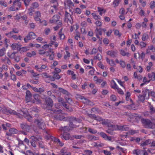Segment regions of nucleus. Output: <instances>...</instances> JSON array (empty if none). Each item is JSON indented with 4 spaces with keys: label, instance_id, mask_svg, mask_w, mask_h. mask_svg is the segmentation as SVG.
<instances>
[{
    "label": "nucleus",
    "instance_id": "nucleus-1",
    "mask_svg": "<svg viewBox=\"0 0 155 155\" xmlns=\"http://www.w3.org/2000/svg\"><path fill=\"white\" fill-rule=\"evenodd\" d=\"M50 110V113L55 114L54 116L55 119L60 120H64H64L66 119V117H65L61 114L62 112V110H61L58 109H52Z\"/></svg>",
    "mask_w": 155,
    "mask_h": 155
},
{
    "label": "nucleus",
    "instance_id": "nucleus-2",
    "mask_svg": "<svg viewBox=\"0 0 155 155\" xmlns=\"http://www.w3.org/2000/svg\"><path fill=\"white\" fill-rule=\"evenodd\" d=\"M141 121L146 128L152 129L155 128V124L149 119L142 118L141 119Z\"/></svg>",
    "mask_w": 155,
    "mask_h": 155
},
{
    "label": "nucleus",
    "instance_id": "nucleus-3",
    "mask_svg": "<svg viewBox=\"0 0 155 155\" xmlns=\"http://www.w3.org/2000/svg\"><path fill=\"white\" fill-rule=\"evenodd\" d=\"M64 121H69V125L70 127L73 128H75L77 127L76 125L74 124L76 122L81 123V120L78 118H76L74 117H67L66 119L64 120Z\"/></svg>",
    "mask_w": 155,
    "mask_h": 155
},
{
    "label": "nucleus",
    "instance_id": "nucleus-4",
    "mask_svg": "<svg viewBox=\"0 0 155 155\" xmlns=\"http://www.w3.org/2000/svg\"><path fill=\"white\" fill-rule=\"evenodd\" d=\"M53 105V101L51 98L49 97L45 99L44 107L48 110V112L49 113V112H50V110L54 109L53 108H51Z\"/></svg>",
    "mask_w": 155,
    "mask_h": 155
},
{
    "label": "nucleus",
    "instance_id": "nucleus-5",
    "mask_svg": "<svg viewBox=\"0 0 155 155\" xmlns=\"http://www.w3.org/2000/svg\"><path fill=\"white\" fill-rule=\"evenodd\" d=\"M34 123L37 124L40 128L42 130L45 129V124L41 118H38L35 119Z\"/></svg>",
    "mask_w": 155,
    "mask_h": 155
},
{
    "label": "nucleus",
    "instance_id": "nucleus-6",
    "mask_svg": "<svg viewBox=\"0 0 155 155\" xmlns=\"http://www.w3.org/2000/svg\"><path fill=\"white\" fill-rule=\"evenodd\" d=\"M30 143L31 145L33 147H36V142L39 141L38 139L34 136H32L30 137Z\"/></svg>",
    "mask_w": 155,
    "mask_h": 155
},
{
    "label": "nucleus",
    "instance_id": "nucleus-7",
    "mask_svg": "<svg viewBox=\"0 0 155 155\" xmlns=\"http://www.w3.org/2000/svg\"><path fill=\"white\" fill-rule=\"evenodd\" d=\"M60 136L62 139H64L65 140H68L71 138L70 134L67 132H64L63 134H61Z\"/></svg>",
    "mask_w": 155,
    "mask_h": 155
},
{
    "label": "nucleus",
    "instance_id": "nucleus-8",
    "mask_svg": "<svg viewBox=\"0 0 155 155\" xmlns=\"http://www.w3.org/2000/svg\"><path fill=\"white\" fill-rule=\"evenodd\" d=\"M20 127L21 129L26 131L28 132L30 130V126L26 123H23L21 124Z\"/></svg>",
    "mask_w": 155,
    "mask_h": 155
},
{
    "label": "nucleus",
    "instance_id": "nucleus-9",
    "mask_svg": "<svg viewBox=\"0 0 155 155\" xmlns=\"http://www.w3.org/2000/svg\"><path fill=\"white\" fill-rule=\"evenodd\" d=\"M117 52V51H108L107 52V55H110L112 58H114L116 57Z\"/></svg>",
    "mask_w": 155,
    "mask_h": 155
},
{
    "label": "nucleus",
    "instance_id": "nucleus-10",
    "mask_svg": "<svg viewBox=\"0 0 155 155\" xmlns=\"http://www.w3.org/2000/svg\"><path fill=\"white\" fill-rule=\"evenodd\" d=\"M51 138L52 139V140L54 141V142L55 143H58L59 145L61 147H62L64 145V143H62L60 141V140L59 139L57 138L54 137H51Z\"/></svg>",
    "mask_w": 155,
    "mask_h": 155
},
{
    "label": "nucleus",
    "instance_id": "nucleus-11",
    "mask_svg": "<svg viewBox=\"0 0 155 155\" xmlns=\"http://www.w3.org/2000/svg\"><path fill=\"white\" fill-rule=\"evenodd\" d=\"M60 130L62 131H63L64 132H67L71 130L70 127L68 126H64V127H61L60 128Z\"/></svg>",
    "mask_w": 155,
    "mask_h": 155
},
{
    "label": "nucleus",
    "instance_id": "nucleus-12",
    "mask_svg": "<svg viewBox=\"0 0 155 155\" xmlns=\"http://www.w3.org/2000/svg\"><path fill=\"white\" fill-rule=\"evenodd\" d=\"M124 115H125L126 116H128L130 118L132 117V116H133L134 117H140L139 116H138L137 114H133V115H132V114L130 113L129 112H126L124 113Z\"/></svg>",
    "mask_w": 155,
    "mask_h": 155
},
{
    "label": "nucleus",
    "instance_id": "nucleus-13",
    "mask_svg": "<svg viewBox=\"0 0 155 155\" xmlns=\"http://www.w3.org/2000/svg\"><path fill=\"white\" fill-rule=\"evenodd\" d=\"M59 91L62 93L68 96H69L71 95V94L67 91L63 89L61 87H59L58 88Z\"/></svg>",
    "mask_w": 155,
    "mask_h": 155
},
{
    "label": "nucleus",
    "instance_id": "nucleus-14",
    "mask_svg": "<svg viewBox=\"0 0 155 155\" xmlns=\"http://www.w3.org/2000/svg\"><path fill=\"white\" fill-rule=\"evenodd\" d=\"M80 99L82 100L83 102L84 103L87 104H89L90 102L89 100L84 97L83 96H80Z\"/></svg>",
    "mask_w": 155,
    "mask_h": 155
},
{
    "label": "nucleus",
    "instance_id": "nucleus-15",
    "mask_svg": "<svg viewBox=\"0 0 155 155\" xmlns=\"http://www.w3.org/2000/svg\"><path fill=\"white\" fill-rule=\"evenodd\" d=\"M143 150H141L139 149L134 150L133 151V153L134 154H136L137 155H141L143 154Z\"/></svg>",
    "mask_w": 155,
    "mask_h": 155
},
{
    "label": "nucleus",
    "instance_id": "nucleus-16",
    "mask_svg": "<svg viewBox=\"0 0 155 155\" xmlns=\"http://www.w3.org/2000/svg\"><path fill=\"white\" fill-rule=\"evenodd\" d=\"M148 78L150 79L152 81L155 80V73L152 72L151 73L149 74H148Z\"/></svg>",
    "mask_w": 155,
    "mask_h": 155
},
{
    "label": "nucleus",
    "instance_id": "nucleus-17",
    "mask_svg": "<svg viewBox=\"0 0 155 155\" xmlns=\"http://www.w3.org/2000/svg\"><path fill=\"white\" fill-rule=\"evenodd\" d=\"M91 111L95 113L101 114L102 113L101 110L98 108L93 107L91 109Z\"/></svg>",
    "mask_w": 155,
    "mask_h": 155
},
{
    "label": "nucleus",
    "instance_id": "nucleus-18",
    "mask_svg": "<svg viewBox=\"0 0 155 155\" xmlns=\"http://www.w3.org/2000/svg\"><path fill=\"white\" fill-rule=\"evenodd\" d=\"M4 110L6 111V113H8L11 114L16 115H18L17 112L15 110H8L7 109H5Z\"/></svg>",
    "mask_w": 155,
    "mask_h": 155
},
{
    "label": "nucleus",
    "instance_id": "nucleus-19",
    "mask_svg": "<svg viewBox=\"0 0 155 155\" xmlns=\"http://www.w3.org/2000/svg\"><path fill=\"white\" fill-rule=\"evenodd\" d=\"M120 54L123 56H126L128 57H129L130 55V54L128 52L126 53L125 51L123 50H121L120 51Z\"/></svg>",
    "mask_w": 155,
    "mask_h": 155
},
{
    "label": "nucleus",
    "instance_id": "nucleus-20",
    "mask_svg": "<svg viewBox=\"0 0 155 155\" xmlns=\"http://www.w3.org/2000/svg\"><path fill=\"white\" fill-rule=\"evenodd\" d=\"M87 139L90 141H93L96 140L97 137L94 136L88 135L87 136Z\"/></svg>",
    "mask_w": 155,
    "mask_h": 155
},
{
    "label": "nucleus",
    "instance_id": "nucleus-21",
    "mask_svg": "<svg viewBox=\"0 0 155 155\" xmlns=\"http://www.w3.org/2000/svg\"><path fill=\"white\" fill-rule=\"evenodd\" d=\"M151 143L150 140L148 139L146 140L145 142L141 143V145L142 146H143L146 145H147L150 144Z\"/></svg>",
    "mask_w": 155,
    "mask_h": 155
},
{
    "label": "nucleus",
    "instance_id": "nucleus-22",
    "mask_svg": "<svg viewBox=\"0 0 155 155\" xmlns=\"http://www.w3.org/2000/svg\"><path fill=\"white\" fill-rule=\"evenodd\" d=\"M95 33L96 34H99L101 35L102 34V29L101 28H96L95 30Z\"/></svg>",
    "mask_w": 155,
    "mask_h": 155
},
{
    "label": "nucleus",
    "instance_id": "nucleus-23",
    "mask_svg": "<svg viewBox=\"0 0 155 155\" xmlns=\"http://www.w3.org/2000/svg\"><path fill=\"white\" fill-rule=\"evenodd\" d=\"M115 128H109L106 130V132L111 134L113 135L114 134V130H115Z\"/></svg>",
    "mask_w": 155,
    "mask_h": 155
},
{
    "label": "nucleus",
    "instance_id": "nucleus-24",
    "mask_svg": "<svg viewBox=\"0 0 155 155\" xmlns=\"http://www.w3.org/2000/svg\"><path fill=\"white\" fill-rule=\"evenodd\" d=\"M34 99L36 100L38 103H40L41 102V100L40 99V96L38 94H35L34 95Z\"/></svg>",
    "mask_w": 155,
    "mask_h": 155
},
{
    "label": "nucleus",
    "instance_id": "nucleus-25",
    "mask_svg": "<svg viewBox=\"0 0 155 155\" xmlns=\"http://www.w3.org/2000/svg\"><path fill=\"white\" fill-rule=\"evenodd\" d=\"M52 18L54 19V21L55 22H57L58 21H59V19L60 18V17L58 15H54Z\"/></svg>",
    "mask_w": 155,
    "mask_h": 155
},
{
    "label": "nucleus",
    "instance_id": "nucleus-26",
    "mask_svg": "<svg viewBox=\"0 0 155 155\" xmlns=\"http://www.w3.org/2000/svg\"><path fill=\"white\" fill-rule=\"evenodd\" d=\"M150 111V112L151 114H154L155 113V108H154L153 106L150 104L149 106Z\"/></svg>",
    "mask_w": 155,
    "mask_h": 155
},
{
    "label": "nucleus",
    "instance_id": "nucleus-27",
    "mask_svg": "<svg viewBox=\"0 0 155 155\" xmlns=\"http://www.w3.org/2000/svg\"><path fill=\"white\" fill-rule=\"evenodd\" d=\"M138 97L139 101L142 103L143 102L145 99V97L143 95H140L138 96Z\"/></svg>",
    "mask_w": 155,
    "mask_h": 155
},
{
    "label": "nucleus",
    "instance_id": "nucleus-28",
    "mask_svg": "<svg viewBox=\"0 0 155 155\" xmlns=\"http://www.w3.org/2000/svg\"><path fill=\"white\" fill-rule=\"evenodd\" d=\"M17 113H18L17 114H18V115H17V116H19V115L20 114L21 115H23L25 117V115H26L27 114L25 112L21 110H18Z\"/></svg>",
    "mask_w": 155,
    "mask_h": 155
},
{
    "label": "nucleus",
    "instance_id": "nucleus-29",
    "mask_svg": "<svg viewBox=\"0 0 155 155\" xmlns=\"http://www.w3.org/2000/svg\"><path fill=\"white\" fill-rule=\"evenodd\" d=\"M24 117L27 120L31 122L32 121V117L29 114H26V115H25Z\"/></svg>",
    "mask_w": 155,
    "mask_h": 155
},
{
    "label": "nucleus",
    "instance_id": "nucleus-30",
    "mask_svg": "<svg viewBox=\"0 0 155 155\" xmlns=\"http://www.w3.org/2000/svg\"><path fill=\"white\" fill-rule=\"evenodd\" d=\"M5 51L6 50L5 48H3L0 49V57L3 56L5 54Z\"/></svg>",
    "mask_w": 155,
    "mask_h": 155
},
{
    "label": "nucleus",
    "instance_id": "nucleus-31",
    "mask_svg": "<svg viewBox=\"0 0 155 155\" xmlns=\"http://www.w3.org/2000/svg\"><path fill=\"white\" fill-rule=\"evenodd\" d=\"M88 130L90 133L93 134H94L97 132V131L96 130L90 128H88Z\"/></svg>",
    "mask_w": 155,
    "mask_h": 155
},
{
    "label": "nucleus",
    "instance_id": "nucleus-32",
    "mask_svg": "<svg viewBox=\"0 0 155 155\" xmlns=\"http://www.w3.org/2000/svg\"><path fill=\"white\" fill-rule=\"evenodd\" d=\"M47 67V66L45 65H42L40 68H38L37 71H38L39 72H41L42 71V69H44Z\"/></svg>",
    "mask_w": 155,
    "mask_h": 155
},
{
    "label": "nucleus",
    "instance_id": "nucleus-33",
    "mask_svg": "<svg viewBox=\"0 0 155 155\" xmlns=\"http://www.w3.org/2000/svg\"><path fill=\"white\" fill-rule=\"evenodd\" d=\"M102 124L103 125H107L108 124V123L110 122L109 120L108 119H104L102 120Z\"/></svg>",
    "mask_w": 155,
    "mask_h": 155
},
{
    "label": "nucleus",
    "instance_id": "nucleus-34",
    "mask_svg": "<svg viewBox=\"0 0 155 155\" xmlns=\"http://www.w3.org/2000/svg\"><path fill=\"white\" fill-rule=\"evenodd\" d=\"M31 39H32L31 38L30 36L29 35V34H28L26 37L24 38V40L25 42H27L28 40Z\"/></svg>",
    "mask_w": 155,
    "mask_h": 155
},
{
    "label": "nucleus",
    "instance_id": "nucleus-35",
    "mask_svg": "<svg viewBox=\"0 0 155 155\" xmlns=\"http://www.w3.org/2000/svg\"><path fill=\"white\" fill-rule=\"evenodd\" d=\"M102 59V56L101 55L99 54H98L96 56H95L94 58V59H98L99 60H100Z\"/></svg>",
    "mask_w": 155,
    "mask_h": 155
},
{
    "label": "nucleus",
    "instance_id": "nucleus-36",
    "mask_svg": "<svg viewBox=\"0 0 155 155\" xmlns=\"http://www.w3.org/2000/svg\"><path fill=\"white\" fill-rule=\"evenodd\" d=\"M9 132L12 134H15L17 132V130L14 128H11L9 130Z\"/></svg>",
    "mask_w": 155,
    "mask_h": 155
},
{
    "label": "nucleus",
    "instance_id": "nucleus-37",
    "mask_svg": "<svg viewBox=\"0 0 155 155\" xmlns=\"http://www.w3.org/2000/svg\"><path fill=\"white\" fill-rule=\"evenodd\" d=\"M29 35L30 36L31 39H35L36 37L35 34L33 32H30L29 33Z\"/></svg>",
    "mask_w": 155,
    "mask_h": 155
},
{
    "label": "nucleus",
    "instance_id": "nucleus-38",
    "mask_svg": "<svg viewBox=\"0 0 155 155\" xmlns=\"http://www.w3.org/2000/svg\"><path fill=\"white\" fill-rule=\"evenodd\" d=\"M32 0H23L24 2V4L26 7H27L28 6L29 4L31 1Z\"/></svg>",
    "mask_w": 155,
    "mask_h": 155
},
{
    "label": "nucleus",
    "instance_id": "nucleus-39",
    "mask_svg": "<svg viewBox=\"0 0 155 155\" xmlns=\"http://www.w3.org/2000/svg\"><path fill=\"white\" fill-rule=\"evenodd\" d=\"M22 18L23 20H25V22L26 25L27 24L28 22V20L27 19V17L26 15H23L22 17Z\"/></svg>",
    "mask_w": 155,
    "mask_h": 155
},
{
    "label": "nucleus",
    "instance_id": "nucleus-40",
    "mask_svg": "<svg viewBox=\"0 0 155 155\" xmlns=\"http://www.w3.org/2000/svg\"><path fill=\"white\" fill-rule=\"evenodd\" d=\"M120 64L121 66V67L123 68H124L126 66L125 63L124 61H123L122 60L120 61Z\"/></svg>",
    "mask_w": 155,
    "mask_h": 155
},
{
    "label": "nucleus",
    "instance_id": "nucleus-41",
    "mask_svg": "<svg viewBox=\"0 0 155 155\" xmlns=\"http://www.w3.org/2000/svg\"><path fill=\"white\" fill-rule=\"evenodd\" d=\"M35 9L33 7H30L28 9L29 12V14L30 15H32V13L34 12V9Z\"/></svg>",
    "mask_w": 155,
    "mask_h": 155
},
{
    "label": "nucleus",
    "instance_id": "nucleus-42",
    "mask_svg": "<svg viewBox=\"0 0 155 155\" xmlns=\"http://www.w3.org/2000/svg\"><path fill=\"white\" fill-rule=\"evenodd\" d=\"M68 5L69 6H73L74 4L71 0H67V1Z\"/></svg>",
    "mask_w": 155,
    "mask_h": 155
},
{
    "label": "nucleus",
    "instance_id": "nucleus-43",
    "mask_svg": "<svg viewBox=\"0 0 155 155\" xmlns=\"http://www.w3.org/2000/svg\"><path fill=\"white\" fill-rule=\"evenodd\" d=\"M121 1V0H114L113 3L115 5V6L116 7L118 5L119 3Z\"/></svg>",
    "mask_w": 155,
    "mask_h": 155
},
{
    "label": "nucleus",
    "instance_id": "nucleus-44",
    "mask_svg": "<svg viewBox=\"0 0 155 155\" xmlns=\"http://www.w3.org/2000/svg\"><path fill=\"white\" fill-rule=\"evenodd\" d=\"M73 137L76 139H80L82 137H84V136L82 135H75L73 136Z\"/></svg>",
    "mask_w": 155,
    "mask_h": 155
},
{
    "label": "nucleus",
    "instance_id": "nucleus-45",
    "mask_svg": "<svg viewBox=\"0 0 155 155\" xmlns=\"http://www.w3.org/2000/svg\"><path fill=\"white\" fill-rule=\"evenodd\" d=\"M84 152L87 155H91L92 153V151L90 150H86L84 151Z\"/></svg>",
    "mask_w": 155,
    "mask_h": 155
},
{
    "label": "nucleus",
    "instance_id": "nucleus-46",
    "mask_svg": "<svg viewBox=\"0 0 155 155\" xmlns=\"http://www.w3.org/2000/svg\"><path fill=\"white\" fill-rule=\"evenodd\" d=\"M54 76L55 79L58 80L60 79L61 78V77L59 74L56 73H54Z\"/></svg>",
    "mask_w": 155,
    "mask_h": 155
},
{
    "label": "nucleus",
    "instance_id": "nucleus-47",
    "mask_svg": "<svg viewBox=\"0 0 155 155\" xmlns=\"http://www.w3.org/2000/svg\"><path fill=\"white\" fill-rule=\"evenodd\" d=\"M114 33L115 35H118L119 37H120L121 34L120 33L118 30L116 29L114 30Z\"/></svg>",
    "mask_w": 155,
    "mask_h": 155
},
{
    "label": "nucleus",
    "instance_id": "nucleus-48",
    "mask_svg": "<svg viewBox=\"0 0 155 155\" xmlns=\"http://www.w3.org/2000/svg\"><path fill=\"white\" fill-rule=\"evenodd\" d=\"M112 82H113L114 84V86H111V87L114 89H116L118 87L117 85L116 84V83H115V81L114 80H112Z\"/></svg>",
    "mask_w": 155,
    "mask_h": 155
},
{
    "label": "nucleus",
    "instance_id": "nucleus-49",
    "mask_svg": "<svg viewBox=\"0 0 155 155\" xmlns=\"http://www.w3.org/2000/svg\"><path fill=\"white\" fill-rule=\"evenodd\" d=\"M75 13H77L78 14H80L81 13V9L79 8H76L75 9Z\"/></svg>",
    "mask_w": 155,
    "mask_h": 155
},
{
    "label": "nucleus",
    "instance_id": "nucleus-50",
    "mask_svg": "<svg viewBox=\"0 0 155 155\" xmlns=\"http://www.w3.org/2000/svg\"><path fill=\"white\" fill-rule=\"evenodd\" d=\"M95 120L99 121H102V120H103V119L100 116H97L96 115Z\"/></svg>",
    "mask_w": 155,
    "mask_h": 155
},
{
    "label": "nucleus",
    "instance_id": "nucleus-51",
    "mask_svg": "<svg viewBox=\"0 0 155 155\" xmlns=\"http://www.w3.org/2000/svg\"><path fill=\"white\" fill-rule=\"evenodd\" d=\"M87 128L86 127H81L80 129L81 130H82V131H81V132L82 133H85L87 132Z\"/></svg>",
    "mask_w": 155,
    "mask_h": 155
},
{
    "label": "nucleus",
    "instance_id": "nucleus-52",
    "mask_svg": "<svg viewBox=\"0 0 155 155\" xmlns=\"http://www.w3.org/2000/svg\"><path fill=\"white\" fill-rule=\"evenodd\" d=\"M149 92V90L147 89L146 90H145V91H143L142 93H143V95H143V96H144L145 97H146V95L147 94V93H148V92Z\"/></svg>",
    "mask_w": 155,
    "mask_h": 155
},
{
    "label": "nucleus",
    "instance_id": "nucleus-53",
    "mask_svg": "<svg viewBox=\"0 0 155 155\" xmlns=\"http://www.w3.org/2000/svg\"><path fill=\"white\" fill-rule=\"evenodd\" d=\"M100 135L102 137L104 138L105 139H106V138L107 136L106 134L103 132H101L100 133Z\"/></svg>",
    "mask_w": 155,
    "mask_h": 155
},
{
    "label": "nucleus",
    "instance_id": "nucleus-54",
    "mask_svg": "<svg viewBox=\"0 0 155 155\" xmlns=\"http://www.w3.org/2000/svg\"><path fill=\"white\" fill-rule=\"evenodd\" d=\"M35 153H33L31 150H27L26 153V155H35Z\"/></svg>",
    "mask_w": 155,
    "mask_h": 155
},
{
    "label": "nucleus",
    "instance_id": "nucleus-55",
    "mask_svg": "<svg viewBox=\"0 0 155 155\" xmlns=\"http://www.w3.org/2000/svg\"><path fill=\"white\" fill-rule=\"evenodd\" d=\"M32 7L35 8L38 7L39 6L38 3L37 2H34L32 4Z\"/></svg>",
    "mask_w": 155,
    "mask_h": 155
},
{
    "label": "nucleus",
    "instance_id": "nucleus-56",
    "mask_svg": "<svg viewBox=\"0 0 155 155\" xmlns=\"http://www.w3.org/2000/svg\"><path fill=\"white\" fill-rule=\"evenodd\" d=\"M66 100L67 101V102L69 104H71L72 103V101L71 99L69 97H65Z\"/></svg>",
    "mask_w": 155,
    "mask_h": 155
},
{
    "label": "nucleus",
    "instance_id": "nucleus-57",
    "mask_svg": "<svg viewBox=\"0 0 155 155\" xmlns=\"http://www.w3.org/2000/svg\"><path fill=\"white\" fill-rule=\"evenodd\" d=\"M58 34L61 39H63L65 38V35L61 33V32H59Z\"/></svg>",
    "mask_w": 155,
    "mask_h": 155
},
{
    "label": "nucleus",
    "instance_id": "nucleus-58",
    "mask_svg": "<svg viewBox=\"0 0 155 155\" xmlns=\"http://www.w3.org/2000/svg\"><path fill=\"white\" fill-rule=\"evenodd\" d=\"M148 94L149 95H150L155 98V92H154L152 91L150 93L149 92Z\"/></svg>",
    "mask_w": 155,
    "mask_h": 155
},
{
    "label": "nucleus",
    "instance_id": "nucleus-59",
    "mask_svg": "<svg viewBox=\"0 0 155 155\" xmlns=\"http://www.w3.org/2000/svg\"><path fill=\"white\" fill-rule=\"evenodd\" d=\"M117 90V91L118 92V93L120 94H124V92L120 88H119V87L117 88V89H116Z\"/></svg>",
    "mask_w": 155,
    "mask_h": 155
},
{
    "label": "nucleus",
    "instance_id": "nucleus-60",
    "mask_svg": "<svg viewBox=\"0 0 155 155\" xmlns=\"http://www.w3.org/2000/svg\"><path fill=\"white\" fill-rule=\"evenodd\" d=\"M148 37L147 35L146 34H143V37H142V40L143 41H145L147 39V38Z\"/></svg>",
    "mask_w": 155,
    "mask_h": 155
},
{
    "label": "nucleus",
    "instance_id": "nucleus-61",
    "mask_svg": "<svg viewBox=\"0 0 155 155\" xmlns=\"http://www.w3.org/2000/svg\"><path fill=\"white\" fill-rule=\"evenodd\" d=\"M32 110L36 112H38L39 111V110L37 109V107H33L32 108Z\"/></svg>",
    "mask_w": 155,
    "mask_h": 155
},
{
    "label": "nucleus",
    "instance_id": "nucleus-62",
    "mask_svg": "<svg viewBox=\"0 0 155 155\" xmlns=\"http://www.w3.org/2000/svg\"><path fill=\"white\" fill-rule=\"evenodd\" d=\"M10 77L11 79L14 81H15L17 80L16 76L15 74L11 75Z\"/></svg>",
    "mask_w": 155,
    "mask_h": 155
},
{
    "label": "nucleus",
    "instance_id": "nucleus-63",
    "mask_svg": "<svg viewBox=\"0 0 155 155\" xmlns=\"http://www.w3.org/2000/svg\"><path fill=\"white\" fill-rule=\"evenodd\" d=\"M110 100L112 101H115L116 99V97L114 95H112L110 97Z\"/></svg>",
    "mask_w": 155,
    "mask_h": 155
},
{
    "label": "nucleus",
    "instance_id": "nucleus-64",
    "mask_svg": "<svg viewBox=\"0 0 155 155\" xmlns=\"http://www.w3.org/2000/svg\"><path fill=\"white\" fill-rule=\"evenodd\" d=\"M103 152L106 155H110L111 153L110 151H108L106 150H104L103 151Z\"/></svg>",
    "mask_w": 155,
    "mask_h": 155
}]
</instances>
